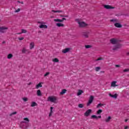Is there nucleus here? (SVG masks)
Listing matches in <instances>:
<instances>
[{
	"instance_id": "f257e3e1",
	"label": "nucleus",
	"mask_w": 129,
	"mask_h": 129,
	"mask_svg": "<svg viewBox=\"0 0 129 129\" xmlns=\"http://www.w3.org/2000/svg\"><path fill=\"white\" fill-rule=\"evenodd\" d=\"M76 21L79 24L80 28H85V27H87V26H88V24L84 21H82L80 19H76Z\"/></svg>"
},
{
	"instance_id": "f03ea898",
	"label": "nucleus",
	"mask_w": 129,
	"mask_h": 129,
	"mask_svg": "<svg viewBox=\"0 0 129 129\" xmlns=\"http://www.w3.org/2000/svg\"><path fill=\"white\" fill-rule=\"evenodd\" d=\"M57 97L55 96H49L47 98V101H49L50 102H52L53 103H55L56 101H57Z\"/></svg>"
},
{
	"instance_id": "7ed1b4c3",
	"label": "nucleus",
	"mask_w": 129,
	"mask_h": 129,
	"mask_svg": "<svg viewBox=\"0 0 129 129\" xmlns=\"http://www.w3.org/2000/svg\"><path fill=\"white\" fill-rule=\"evenodd\" d=\"M9 28L6 26H0V33H6Z\"/></svg>"
},
{
	"instance_id": "20e7f679",
	"label": "nucleus",
	"mask_w": 129,
	"mask_h": 129,
	"mask_svg": "<svg viewBox=\"0 0 129 129\" xmlns=\"http://www.w3.org/2000/svg\"><path fill=\"white\" fill-rule=\"evenodd\" d=\"M94 99V97H93V96L91 95L90 97L89 101L87 103V106H89V105H90L91 103H92Z\"/></svg>"
},
{
	"instance_id": "39448f33",
	"label": "nucleus",
	"mask_w": 129,
	"mask_h": 129,
	"mask_svg": "<svg viewBox=\"0 0 129 129\" xmlns=\"http://www.w3.org/2000/svg\"><path fill=\"white\" fill-rule=\"evenodd\" d=\"M82 36H83L85 38H88L89 37V32H83L82 33Z\"/></svg>"
},
{
	"instance_id": "423d86ee",
	"label": "nucleus",
	"mask_w": 129,
	"mask_h": 129,
	"mask_svg": "<svg viewBox=\"0 0 129 129\" xmlns=\"http://www.w3.org/2000/svg\"><path fill=\"white\" fill-rule=\"evenodd\" d=\"M110 43H111V44H117L118 41H117V39L115 38H112L110 40Z\"/></svg>"
},
{
	"instance_id": "0eeeda50",
	"label": "nucleus",
	"mask_w": 129,
	"mask_h": 129,
	"mask_svg": "<svg viewBox=\"0 0 129 129\" xmlns=\"http://www.w3.org/2000/svg\"><path fill=\"white\" fill-rule=\"evenodd\" d=\"M104 8L105 9H106V10H111V9H115V7H113L109 5H104Z\"/></svg>"
},
{
	"instance_id": "6e6552de",
	"label": "nucleus",
	"mask_w": 129,
	"mask_h": 129,
	"mask_svg": "<svg viewBox=\"0 0 129 129\" xmlns=\"http://www.w3.org/2000/svg\"><path fill=\"white\" fill-rule=\"evenodd\" d=\"M121 48V45L120 44H117L115 46L113 47V50L114 51H116L118 49Z\"/></svg>"
},
{
	"instance_id": "1a4fd4ad",
	"label": "nucleus",
	"mask_w": 129,
	"mask_h": 129,
	"mask_svg": "<svg viewBox=\"0 0 129 129\" xmlns=\"http://www.w3.org/2000/svg\"><path fill=\"white\" fill-rule=\"evenodd\" d=\"M22 52L23 54H25V53H28V54L30 53V51H29V50L26 49V48L24 47L22 49Z\"/></svg>"
},
{
	"instance_id": "9d476101",
	"label": "nucleus",
	"mask_w": 129,
	"mask_h": 129,
	"mask_svg": "<svg viewBox=\"0 0 129 129\" xmlns=\"http://www.w3.org/2000/svg\"><path fill=\"white\" fill-rule=\"evenodd\" d=\"M69 51H70V48H65L62 49V53H63V54H66V53H68Z\"/></svg>"
},
{
	"instance_id": "9b49d317",
	"label": "nucleus",
	"mask_w": 129,
	"mask_h": 129,
	"mask_svg": "<svg viewBox=\"0 0 129 129\" xmlns=\"http://www.w3.org/2000/svg\"><path fill=\"white\" fill-rule=\"evenodd\" d=\"M35 47V43L34 42H32L30 43L29 48L30 50H32V49H34Z\"/></svg>"
},
{
	"instance_id": "f8f14e48",
	"label": "nucleus",
	"mask_w": 129,
	"mask_h": 129,
	"mask_svg": "<svg viewBox=\"0 0 129 129\" xmlns=\"http://www.w3.org/2000/svg\"><path fill=\"white\" fill-rule=\"evenodd\" d=\"M91 109H88L86 111V112L85 113V116H88L90 113H91Z\"/></svg>"
},
{
	"instance_id": "ddd939ff",
	"label": "nucleus",
	"mask_w": 129,
	"mask_h": 129,
	"mask_svg": "<svg viewBox=\"0 0 129 129\" xmlns=\"http://www.w3.org/2000/svg\"><path fill=\"white\" fill-rule=\"evenodd\" d=\"M40 29H48V26L46 25L41 24L39 26Z\"/></svg>"
},
{
	"instance_id": "4468645a",
	"label": "nucleus",
	"mask_w": 129,
	"mask_h": 129,
	"mask_svg": "<svg viewBox=\"0 0 129 129\" xmlns=\"http://www.w3.org/2000/svg\"><path fill=\"white\" fill-rule=\"evenodd\" d=\"M117 86V85H116V81H113L111 83V87H116Z\"/></svg>"
},
{
	"instance_id": "2eb2a0df",
	"label": "nucleus",
	"mask_w": 129,
	"mask_h": 129,
	"mask_svg": "<svg viewBox=\"0 0 129 129\" xmlns=\"http://www.w3.org/2000/svg\"><path fill=\"white\" fill-rule=\"evenodd\" d=\"M114 26L115 27H116V28H121V27H122V26L121 25V24H120V23H116L114 24Z\"/></svg>"
},
{
	"instance_id": "dca6fc26",
	"label": "nucleus",
	"mask_w": 129,
	"mask_h": 129,
	"mask_svg": "<svg viewBox=\"0 0 129 129\" xmlns=\"http://www.w3.org/2000/svg\"><path fill=\"white\" fill-rule=\"evenodd\" d=\"M109 96L110 97H112L113 98H117V94H115L114 95H112L111 93L109 94Z\"/></svg>"
},
{
	"instance_id": "f3484780",
	"label": "nucleus",
	"mask_w": 129,
	"mask_h": 129,
	"mask_svg": "<svg viewBox=\"0 0 129 129\" xmlns=\"http://www.w3.org/2000/svg\"><path fill=\"white\" fill-rule=\"evenodd\" d=\"M91 118H95L96 119H97V118H101V116L100 115L97 117V116L95 115H93L91 116Z\"/></svg>"
},
{
	"instance_id": "a211bd4d",
	"label": "nucleus",
	"mask_w": 129,
	"mask_h": 129,
	"mask_svg": "<svg viewBox=\"0 0 129 129\" xmlns=\"http://www.w3.org/2000/svg\"><path fill=\"white\" fill-rule=\"evenodd\" d=\"M42 86H43L42 85V83H40L35 86V88L36 89H39V87H42Z\"/></svg>"
},
{
	"instance_id": "6ab92c4d",
	"label": "nucleus",
	"mask_w": 129,
	"mask_h": 129,
	"mask_svg": "<svg viewBox=\"0 0 129 129\" xmlns=\"http://www.w3.org/2000/svg\"><path fill=\"white\" fill-rule=\"evenodd\" d=\"M37 96H42V93L41 92L40 90H38L37 91Z\"/></svg>"
},
{
	"instance_id": "aec40b11",
	"label": "nucleus",
	"mask_w": 129,
	"mask_h": 129,
	"mask_svg": "<svg viewBox=\"0 0 129 129\" xmlns=\"http://www.w3.org/2000/svg\"><path fill=\"white\" fill-rule=\"evenodd\" d=\"M27 30L25 29H21V32L18 33L19 35H21V34H26L27 33Z\"/></svg>"
},
{
	"instance_id": "412c9836",
	"label": "nucleus",
	"mask_w": 129,
	"mask_h": 129,
	"mask_svg": "<svg viewBox=\"0 0 129 129\" xmlns=\"http://www.w3.org/2000/svg\"><path fill=\"white\" fill-rule=\"evenodd\" d=\"M56 26L57 27H64V24L60 23H58L56 24Z\"/></svg>"
},
{
	"instance_id": "4be33fe9",
	"label": "nucleus",
	"mask_w": 129,
	"mask_h": 129,
	"mask_svg": "<svg viewBox=\"0 0 129 129\" xmlns=\"http://www.w3.org/2000/svg\"><path fill=\"white\" fill-rule=\"evenodd\" d=\"M66 91H67V90L66 89L62 90L61 92H60V95H63V94H65V93H66Z\"/></svg>"
},
{
	"instance_id": "5701e85b",
	"label": "nucleus",
	"mask_w": 129,
	"mask_h": 129,
	"mask_svg": "<svg viewBox=\"0 0 129 129\" xmlns=\"http://www.w3.org/2000/svg\"><path fill=\"white\" fill-rule=\"evenodd\" d=\"M82 93H83V91H82V90H79L77 93L78 96L81 95V94H82Z\"/></svg>"
},
{
	"instance_id": "b1692460",
	"label": "nucleus",
	"mask_w": 129,
	"mask_h": 129,
	"mask_svg": "<svg viewBox=\"0 0 129 129\" xmlns=\"http://www.w3.org/2000/svg\"><path fill=\"white\" fill-rule=\"evenodd\" d=\"M110 119H111V117L109 116L107 117V118L105 119V121L106 122H109V121H110Z\"/></svg>"
},
{
	"instance_id": "393cba45",
	"label": "nucleus",
	"mask_w": 129,
	"mask_h": 129,
	"mask_svg": "<svg viewBox=\"0 0 129 129\" xmlns=\"http://www.w3.org/2000/svg\"><path fill=\"white\" fill-rule=\"evenodd\" d=\"M36 105H37V103H36V102H32L31 103V107H34V106H36Z\"/></svg>"
},
{
	"instance_id": "a878e982",
	"label": "nucleus",
	"mask_w": 129,
	"mask_h": 129,
	"mask_svg": "<svg viewBox=\"0 0 129 129\" xmlns=\"http://www.w3.org/2000/svg\"><path fill=\"white\" fill-rule=\"evenodd\" d=\"M110 22H112V23H117L118 20H117V19H112L110 20Z\"/></svg>"
},
{
	"instance_id": "bb28decb",
	"label": "nucleus",
	"mask_w": 129,
	"mask_h": 129,
	"mask_svg": "<svg viewBox=\"0 0 129 129\" xmlns=\"http://www.w3.org/2000/svg\"><path fill=\"white\" fill-rule=\"evenodd\" d=\"M13 55L12 54H9L7 56L8 59H12V58H13Z\"/></svg>"
},
{
	"instance_id": "cd10ccee",
	"label": "nucleus",
	"mask_w": 129,
	"mask_h": 129,
	"mask_svg": "<svg viewBox=\"0 0 129 129\" xmlns=\"http://www.w3.org/2000/svg\"><path fill=\"white\" fill-rule=\"evenodd\" d=\"M54 22H57L58 23H61V22H63V20L61 19H54Z\"/></svg>"
},
{
	"instance_id": "c85d7f7f",
	"label": "nucleus",
	"mask_w": 129,
	"mask_h": 129,
	"mask_svg": "<svg viewBox=\"0 0 129 129\" xmlns=\"http://www.w3.org/2000/svg\"><path fill=\"white\" fill-rule=\"evenodd\" d=\"M53 109V107H50V113L49 114V116H51L52 115V113H53V111H52Z\"/></svg>"
},
{
	"instance_id": "c756f323",
	"label": "nucleus",
	"mask_w": 129,
	"mask_h": 129,
	"mask_svg": "<svg viewBox=\"0 0 129 129\" xmlns=\"http://www.w3.org/2000/svg\"><path fill=\"white\" fill-rule=\"evenodd\" d=\"M52 61H53V62H55L57 63V62H59V59L57 58H55L54 59H53L52 60Z\"/></svg>"
},
{
	"instance_id": "7c9ffc66",
	"label": "nucleus",
	"mask_w": 129,
	"mask_h": 129,
	"mask_svg": "<svg viewBox=\"0 0 129 129\" xmlns=\"http://www.w3.org/2000/svg\"><path fill=\"white\" fill-rule=\"evenodd\" d=\"M100 69H101V68L100 67H96L95 68V71H96V72H98Z\"/></svg>"
},
{
	"instance_id": "2f4dec72",
	"label": "nucleus",
	"mask_w": 129,
	"mask_h": 129,
	"mask_svg": "<svg viewBox=\"0 0 129 129\" xmlns=\"http://www.w3.org/2000/svg\"><path fill=\"white\" fill-rule=\"evenodd\" d=\"M85 47L86 49H89V48H91L92 46L91 45H85Z\"/></svg>"
},
{
	"instance_id": "473e14b6",
	"label": "nucleus",
	"mask_w": 129,
	"mask_h": 129,
	"mask_svg": "<svg viewBox=\"0 0 129 129\" xmlns=\"http://www.w3.org/2000/svg\"><path fill=\"white\" fill-rule=\"evenodd\" d=\"M103 105V104L99 103L97 106V108H99V107H101Z\"/></svg>"
},
{
	"instance_id": "72a5a7b5",
	"label": "nucleus",
	"mask_w": 129,
	"mask_h": 129,
	"mask_svg": "<svg viewBox=\"0 0 129 129\" xmlns=\"http://www.w3.org/2000/svg\"><path fill=\"white\" fill-rule=\"evenodd\" d=\"M102 112V110L99 109L97 111V114H100Z\"/></svg>"
},
{
	"instance_id": "f704fd0d",
	"label": "nucleus",
	"mask_w": 129,
	"mask_h": 129,
	"mask_svg": "<svg viewBox=\"0 0 129 129\" xmlns=\"http://www.w3.org/2000/svg\"><path fill=\"white\" fill-rule=\"evenodd\" d=\"M78 106L80 108H83V107L84 106V105L83 104H79Z\"/></svg>"
},
{
	"instance_id": "c9c22d12",
	"label": "nucleus",
	"mask_w": 129,
	"mask_h": 129,
	"mask_svg": "<svg viewBox=\"0 0 129 129\" xmlns=\"http://www.w3.org/2000/svg\"><path fill=\"white\" fill-rule=\"evenodd\" d=\"M52 12H53V13H62V11H55V10H52Z\"/></svg>"
},
{
	"instance_id": "e433bc0d",
	"label": "nucleus",
	"mask_w": 129,
	"mask_h": 129,
	"mask_svg": "<svg viewBox=\"0 0 129 129\" xmlns=\"http://www.w3.org/2000/svg\"><path fill=\"white\" fill-rule=\"evenodd\" d=\"M129 72V69H125L123 70V72H124V73H125L126 72Z\"/></svg>"
},
{
	"instance_id": "4c0bfd02",
	"label": "nucleus",
	"mask_w": 129,
	"mask_h": 129,
	"mask_svg": "<svg viewBox=\"0 0 129 129\" xmlns=\"http://www.w3.org/2000/svg\"><path fill=\"white\" fill-rule=\"evenodd\" d=\"M22 99H23V100H24L25 101V102H26V101H27L28 100V99L27 97L23 98Z\"/></svg>"
},
{
	"instance_id": "58836bf2",
	"label": "nucleus",
	"mask_w": 129,
	"mask_h": 129,
	"mask_svg": "<svg viewBox=\"0 0 129 129\" xmlns=\"http://www.w3.org/2000/svg\"><path fill=\"white\" fill-rule=\"evenodd\" d=\"M14 114H17V112H14L13 113H11L10 114V116H12L13 115H14Z\"/></svg>"
},
{
	"instance_id": "ea45409f",
	"label": "nucleus",
	"mask_w": 129,
	"mask_h": 129,
	"mask_svg": "<svg viewBox=\"0 0 129 129\" xmlns=\"http://www.w3.org/2000/svg\"><path fill=\"white\" fill-rule=\"evenodd\" d=\"M21 11V9L20 8H18L17 10L15 11V13H19Z\"/></svg>"
},
{
	"instance_id": "a19ab883",
	"label": "nucleus",
	"mask_w": 129,
	"mask_h": 129,
	"mask_svg": "<svg viewBox=\"0 0 129 129\" xmlns=\"http://www.w3.org/2000/svg\"><path fill=\"white\" fill-rule=\"evenodd\" d=\"M49 74H50L49 72L46 73V74H44V77H46V76H48V75H49Z\"/></svg>"
},
{
	"instance_id": "79ce46f5",
	"label": "nucleus",
	"mask_w": 129,
	"mask_h": 129,
	"mask_svg": "<svg viewBox=\"0 0 129 129\" xmlns=\"http://www.w3.org/2000/svg\"><path fill=\"white\" fill-rule=\"evenodd\" d=\"M18 40L20 41H23V40H24V37H19L18 38Z\"/></svg>"
},
{
	"instance_id": "37998d69",
	"label": "nucleus",
	"mask_w": 129,
	"mask_h": 129,
	"mask_svg": "<svg viewBox=\"0 0 129 129\" xmlns=\"http://www.w3.org/2000/svg\"><path fill=\"white\" fill-rule=\"evenodd\" d=\"M24 120H26V121H30V120H29V119L28 118H24Z\"/></svg>"
},
{
	"instance_id": "c03bdc74",
	"label": "nucleus",
	"mask_w": 129,
	"mask_h": 129,
	"mask_svg": "<svg viewBox=\"0 0 129 129\" xmlns=\"http://www.w3.org/2000/svg\"><path fill=\"white\" fill-rule=\"evenodd\" d=\"M100 60H102V58L101 57H99L98 59H96V61H99Z\"/></svg>"
},
{
	"instance_id": "a18cd8bd",
	"label": "nucleus",
	"mask_w": 129,
	"mask_h": 129,
	"mask_svg": "<svg viewBox=\"0 0 129 129\" xmlns=\"http://www.w3.org/2000/svg\"><path fill=\"white\" fill-rule=\"evenodd\" d=\"M115 67L116 68H119V67H120V66L118 65V64H115Z\"/></svg>"
},
{
	"instance_id": "49530a36",
	"label": "nucleus",
	"mask_w": 129,
	"mask_h": 129,
	"mask_svg": "<svg viewBox=\"0 0 129 129\" xmlns=\"http://www.w3.org/2000/svg\"><path fill=\"white\" fill-rule=\"evenodd\" d=\"M61 21H62V22H63L64 21H66V18H63L61 19Z\"/></svg>"
},
{
	"instance_id": "de8ad7c7",
	"label": "nucleus",
	"mask_w": 129,
	"mask_h": 129,
	"mask_svg": "<svg viewBox=\"0 0 129 129\" xmlns=\"http://www.w3.org/2000/svg\"><path fill=\"white\" fill-rule=\"evenodd\" d=\"M18 3H19V4H22V5L24 4V3L23 2H21L20 1H18Z\"/></svg>"
},
{
	"instance_id": "09e8293b",
	"label": "nucleus",
	"mask_w": 129,
	"mask_h": 129,
	"mask_svg": "<svg viewBox=\"0 0 129 129\" xmlns=\"http://www.w3.org/2000/svg\"><path fill=\"white\" fill-rule=\"evenodd\" d=\"M127 128H128V126H125L124 127V129H127Z\"/></svg>"
},
{
	"instance_id": "8fccbe9b",
	"label": "nucleus",
	"mask_w": 129,
	"mask_h": 129,
	"mask_svg": "<svg viewBox=\"0 0 129 129\" xmlns=\"http://www.w3.org/2000/svg\"><path fill=\"white\" fill-rule=\"evenodd\" d=\"M128 120V119H126L125 120V122H126V121H127Z\"/></svg>"
},
{
	"instance_id": "3c124183",
	"label": "nucleus",
	"mask_w": 129,
	"mask_h": 129,
	"mask_svg": "<svg viewBox=\"0 0 129 129\" xmlns=\"http://www.w3.org/2000/svg\"><path fill=\"white\" fill-rule=\"evenodd\" d=\"M38 24H43L42 22H38Z\"/></svg>"
},
{
	"instance_id": "603ef678",
	"label": "nucleus",
	"mask_w": 129,
	"mask_h": 129,
	"mask_svg": "<svg viewBox=\"0 0 129 129\" xmlns=\"http://www.w3.org/2000/svg\"><path fill=\"white\" fill-rule=\"evenodd\" d=\"M101 73H104V71H102L101 72Z\"/></svg>"
},
{
	"instance_id": "864d4df0",
	"label": "nucleus",
	"mask_w": 129,
	"mask_h": 129,
	"mask_svg": "<svg viewBox=\"0 0 129 129\" xmlns=\"http://www.w3.org/2000/svg\"><path fill=\"white\" fill-rule=\"evenodd\" d=\"M60 17H64V16H63V15H60Z\"/></svg>"
},
{
	"instance_id": "5fc2aeb1",
	"label": "nucleus",
	"mask_w": 129,
	"mask_h": 129,
	"mask_svg": "<svg viewBox=\"0 0 129 129\" xmlns=\"http://www.w3.org/2000/svg\"><path fill=\"white\" fill-rule=\"evenodd\" d=\"M127 55H129V52L127 53Z\"/></svg>"
},
{
	"instance_id": "6e6d98bb",
	"label": "nucleus",
	"mask_w": 129,
	"mask_h": 129,
	"mask_svg": "<svg viewBox=\"0 0 129 129\" xmlns=\"http://www.w3.org/2000/svg\"><path fill=\"white\" fill-rule=\"evenodd\" d=\"M64 17H66L67 18H68V16H66Z\"/></svg>"
},
{
	"instance_id": "4d7b16f0",
	"label": "nucleus",
	"mask_w": 129,
	"mask_h": 129,
	"mask_svg": "<svg viewBox=\"0 0 129 129\" xmlns=\"http://www.w3.org/2000/svg\"><path fill=\"white\" fill-rule=\"evenodd\" d=\"M29 85H31V83H30L29 84Z\"/></svg>"
},
{
	"instance_id": "13d9d810",
	"label": "nucleus",
	"mask_w": 129,
	"mask_h": 129,
	"mask_svg": "<svg viewBox=\"0 0 129 129\" xmlns=\"http://www.w3.org/2000/svg\"><path fill=\"white\" fill-rule=\"evenodd\" d=\"M23 122H26L25 121H23Z\"/></svg>"
},
{
	"instance_id": "bf43d9fd",
	"label": "nucleus",
	"mask_w": 129,
	"mask_h": 129,
	"mask_svg": "<svg viewBox=\"0 0 129 129\" xmlns=\"http://www.w3.org/2000/svg\"><path fill=\"white\" fill-rule=\"evenodd\" d=\"M5 43V42H3V43Z\"/></svg>"
}]
</instances>
